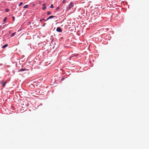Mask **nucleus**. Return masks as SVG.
<instances>
[{"instance_id": "obj_1", "label": "nucleus", "mask_w": 149, "mask_h": 149, "mask_svg": "<svg viewBox=\"0 0 149 149\" xmlns=\"http://www.w3.org/2000/svg\"><path fill=\"white\" fill-rule=\"evenodd\" d=\"M74 4L72 2H71L69 4V6L67 8V10H70L71 8L73 7Z\"/></svg>"}, {"instance_id": "obj_2", "label": "nucleus", "mask_w": 149, "mask_h": 149, "mask_svg": "<svg viewBox=\"0 0 149 149\" xmlns=\"http://www.w3.org/2000/svg\"><path fill=\"white\" fill-rule=\"evenodd\" d=\"M56 31L58 32H62V30L60 27H58L56 29Z\"/></svg>"}, {"instance_id": "obj_3", "label": "nucleus", "mask_w": 149, "mask_h": 149, "mask_svg": "<svg viewBox=\"0 0 149 149\" xmlns=\"http://www.w3.org/2000/svg\"><path fill=\"white\" fill-rule=\"evenodd\" d=\"M56 17L55 16H53V15L50 16H49V17H48L47 18V20H48V19H49L52 18L54 17Z\"/></svg>"}, {"instance_id": "obj_4", "label": "nucleus", "mask_w": 149, "mask_h": 149, "mask_svg": "<svg viewBox=\"0 0 149 149\" xmlns=\"http://www.w3.org/2000/svg\"><path fill=\"white\" fill-rule=\"evenodd\" d=\"M8 46V44H7L5 45H4L3 46V47H2V48H3L4 49V48H5L6 47Z\"/></svg>"}, {"instance_id": "obj_5", "label": "nucleus", "mask_w": 149, "mask_h": 149, "mask_svg": "<svg viewBox=\"0 0 149 149\" xmlns=\"http://www.w3.org/2000/svg\"><path fill=\"white\" fill-rule=\"evenodd\" d=\"M15 33H16V32L13 33L11 35V37H13V36H14L15 35Z\"/></svg>"}, {"instance_id": "obj_6", "label": "nucleus", "mask_w": 149, "mask_h": 149, "mask_svg": "<svg viewBox=\"0 0 149 149\" xmlns=\"http://www.w3.org/2000/svg\"><path fill=\"white\" fill-rule=\"evenodd\" d=\"M28 5H26L24 6L23 8H28Z\"/></svg>"}, {"instance_id": "obj_7", "label": "nucleus", "mask_w": 149, "mask_h": 149, "mask_svg": "<svg viewBox=\"0 0 149 149\" xmlns=\"http://www.w3.org/2000/svg\"><path fill=\"white\" fill-rule=\"evenodd\" d=\"M25 70H26V69H22L19 70V71H24Z\"/></svg>"}, {"instance_id": "obj_8", "label": "nucleus", "mask_w": 149, "mask_h": 149, "mask_svg": "<svg viewBox=\"0 0 149 149\" xmlns=\"http://www.w3.org/2000/svg\"><path fill=\"white\" fill-rule=\"evenodd\" d=\"M6 19H7V17H5L3 20V22H5L6 21Z\"/></svg>"}, {"instance_id": "obj_9", "label": "nucleus", "mask_w": 149, "mask_h": 149, "mask_svg": "<svg viewBox=\"0 0 149 149\" xmlns=\"http://www.w3.org/2000/svg\"><path fill=\"white\" fill-rule=\"evenodd\" d=\"M47 14L48 15H50L51 14V13L50 12V11H48L47 12Z\"/></svg>"}, {"instance_id": "obj_10", "label": "nucleus", "mask_w": 149, "mask_h": 149, "mask_svg": "<svg viewBox=\"0 0 149 149\" xmlns=\"http://www.w3.org/2000/svg\"><path fill=\"white\" fill-rule=\"evenodd\" d=\"M9 11V9L8 8L5 9V11L6 12H8Z\"/></svg>"}, {"instance_id": "obj_11", "label": "nucleus", "mask_w": 149, "mask_h": 149, "mask_svg": "<svg viewBox=\"0 0 149 149\" xmlns=\"http://www.w3.org/2000/svg\"><path fill=\"white\" fill-rule=\"evenodd\" d=\"M6 82L5 81V82H4V83L3 84H2V86L3 87H4L5 86V85H6Z\"/></svg>"}, {"instance_id": "obj_12", "label": "nucleus", "mask_w": 149, "mask_h": 149, "mask_svg": "<svg viewBox=\"0 0 149 149\" xmlns=\"http://www.w3.org/2000/svg\"><path fill=\"white\" fill-rule=\"evenodd\" d=\"M46 8V7L45 6H43V7H42V9L43 10H45Z\"/></svg>"}, {"instance_id": "obj_13", "label": "nucleus", "mask_w": 149, "mask_h": 149, "mask_svg": "<svg viewBox=\"0 0 149 149\" xmlns=\"http://www.w3.org/2000/svg\"><path fill=\"white\" fill-rule=\"evenodd\" d=\"M23 4V3L22 2H20L19 3V6H21V5H22Z\"/></svg>"}, {"instance_id": "obj_14", "label": "nucleus", "mask_w": 149, "mask_h": 149, "mask_svg": "<svg viewBox=\"0 0 149 149\" xmlns=\"http://www.w3.org/2000/svg\"><path fill=\"white\" fill-rule=\"evenodd\" d=\"M66 1L65 0H63L62 1V3H65L66 2Z\"/></svg>"}, {"instance_id": "obj_15", "label": "nucleus", "mask_w": 149, "mask_h": 149, "mask_svg": "<svg viewBox=\"0 0 149 149\" xmlns=\"http://www.w3.org/2000/svg\"><path fill=\"white\" fill-rule=\"evenodd\" d=\"M50 8H53V5L52 4L51 5V6H50Z\"/></svg>"}, {"instance_id": "obj_16", "label": "nucleus", "mask_w": 149, "mask_h": 149, "mask_svg": "<svg viewBox=\"0 0 149 149\" xmlns=\"http://www.w3.org/2000/svg\"><path fill=\"white\" fill-rule=\"evenodd\" d=\"M60 9V8L59 7H57L56 8V10H58Z\"/></svg>"}, {"instance_id": "obj_17", "label": "nucleus", "mask_w": 149, "mask_h": 149, "mask_svg": "<svg viewBox=\"0 0 149 149\" xmlns=\"http://www.w3.org/2000/svg\"><path fill=\"white\" fill-rule=\"evenodd\" d=\"M12 18H13V20L14 21L15 20V18L14 16L12 17Z\"/></svg>"}, {"instance_id": "obj_18", "label": "nucleus", "mask_w": 149, "mask_h": 149, "mask_svg": "<svg viewBox=\"0 0 149 149\" xmlns=\"http://www.w3.org/2000/svg\"><path fill=\"white\" fill-rule=\"evenodd\" d=\"M46 5V4L45 3H44L42 5V6H45Z\"/></svg>"}, {"instance_id": "obj_19", "label": "nucleus", "mask_w": 149, "mask_h": 149, "mask_svg": "<svg viewBox=\"0 0 149 149\" xmlns=\"http://www.w3.org/2000/svg\"><path fill=\"white\" fill-rule=\"evenodd\" d=\"M43 19H40V21H41L42 20H43Z\"/></svg>"}]
</instances>
